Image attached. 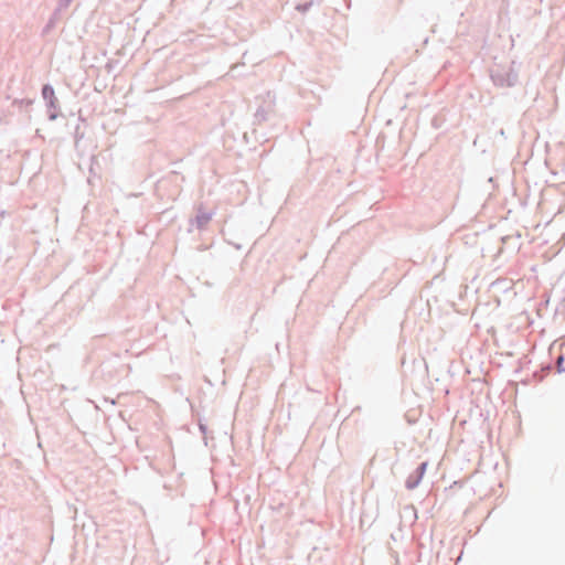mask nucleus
I'll use <instances>...</instances> for the list:
<instances>
[{"mask_svg":"<svg viewBox=\"0 0 565 565\" xmlns=\"http://www.w3.org/2000/svg\"><path fill=\"white\" fill-rule=\"evenodd\" d=\"M42 95H43V98L46 100H50V103L52 105H53L54 100L56 99L54 89L49 85H44V87L42 89Z\"/></svg>","mask_w":565,"mask_h":565,"instance_id":"obj_1","label":"nucleus"},{"mask_svg":"<svg viewBox=\"0 0 565 565\" xmlns=\"http://www.w3.org/2000/svg\"><path fill=\"white\" fill-rule=\"evenodd\" d=\"M563 362H564V358L562 355L558 356V359H557V370H558V372H563L564 371Z\"/></svg>","mask_w":565,"mask_h":565,"instance_id":"obj_2","label":"nucleus"},{"mask_svg":"<svg viewBox=\"0 0 565 565\" xmlns=\"http://www.w3.org/2000/svg\"><path fill=\"white\" fill-rule=\"evenodd\" d=\"M416 483L408 484V488H414Z\"/></svg>","mask_w":565,"mask_h":565,"instance_id":"obj_4","label":"nucleus"},{"mask_svg":"<svg viewBox=\"0 0 565 565\" xmlns=\"http://www.w3.org/2000/svg\"><path fill=\"white\" fill-rule=\"evenodd\" d=\"M419 469H420V476L419 477H422L424 471H425V469H426V463H422Z\"/></svg>","mask_w":565,"mask_h":565,"instance_id":"obj_3","label":"nucleus"}]
</instances>
